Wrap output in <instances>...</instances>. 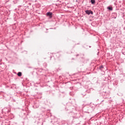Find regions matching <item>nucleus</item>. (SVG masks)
Returning a JSON list of instances; mask_svg holds the SVG:
<instances>
[{
	"instance_id": "f03ea898",
	"label": "nucleus",
	"mask_w": 125,
	"mask_h": 125,
	"mask_svg": "<svg viewBox=\"0 0 125 125\" xmlns=\"http://www.w3.org/2000/svg\"><path fill=\"white\" fill-rule=\"evenodd\" d=\"M46 15L47 16H49L50 18H51V17H52V13L48 12L46 13Z\"/></svg>"
},
{
	"instance_id": "0eeeda50",
	"label": "nucleus",
	"mask_w": 125,
	"mask_h": 125,
	"mask_svg": "<svg viewBox=\"0 0 125 125\" xmlns=\"http://www.w3.org/2000/svg\"><path fill=\"white\" fill-rule=\"evenodd\" d=\"M76 56H79V55H76Z\"/></svg>"
},
{
	"instance_id": "f257e3e1",
	"label": "nucleus",
	"mask_w": 125,
	"mask_h": 125,
	"mask_svg": "<svg viewBox=\"0 0 125 125\" xmlns=\"http://www.w3.org/2000/svg\"><path fill=\"white\" fill-rule=\"evenodd\" d=\"M85 13L88 14V15H89L90 14H93V12L91 10H87L85 11Z\"/></svg>"
},
{
	"instance_id": "423d86ee",
	"label": "nucleus",
	"mask_w": 125,
	"mask_h": 125,
	"mask_svg": "<svg viewBox=\"0 0 125 125\" xmlns=\"http://www.w3.org/2000/svg\"><path fill=\"white\" fill-rule=\"evenodd\" d=\"M91 3L92 4H94V3H95V0H91Z\"/></svg>"
},
{
	"instance_id": "7ed1b4c3",
	"label": "nucleus",
	"mask_w": 125,
	"mask_h": 125,
	"mask_svg": "<svg viewBox=\"0 0 125 125\" xmlns=\"http://www.w3.org/2000/svg\"><path fill=\"white\" fill-rule=\"evenodd\" d=\"M104 68V66L103 65H101V66L99 67V69L101 71H103Z\"/></svg>"
},
{
	"instance_id": "20e7f679",
	"label": "nucleus",
	"mask_w": 125,
	"mask_h": 125,
	"mask_svg": "<svg viewBox=\"0 0 125 125\" xmlns=\"http://www.w3.org/2000/svg\"><path fill=\"white\" fill-rule=\"evenodd\" d=\"M107 9H108V10H110V11H112L113 10V7L108 6L107 7Z\"/></svg>"
},
{
	"instance_id": "39448f33",
	"label": "nucleus",
	"mask_w": 125,
	"mask_h": 125,
	"mask_svg": "<svg viewBox=\"0 0 125 125\" xmlns=\"http://www.w3.org/2000/svg\"><path fill=\"white\" fill-rule=\"evenodd\" d=\"M17 75L18 77H21V76H22V73L21 72H19L18 73Z\"/></svg>"
},
{
	"instance_id": "6e6552de",
	"label": "nucleus",
	"mask_w": 125,
	"mask_h": 125,
	"mask_svg": "<svg viewBox=\"0 0 125 125\" xmlns=\"http://www.w3.org/2000/svg\"><path fill=\"white\" fill-rule=\"evenodd\" d=\"M124 77H125V74H124Z\"/></svg>"
}]
</instances>
